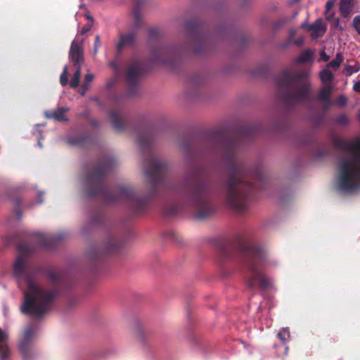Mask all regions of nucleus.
Instances as JSON below:
<instances>
[{
	"label": "nucleus",
	"instance_id": "35",
	"mask_svg": "<svg viewBox=\"0 0 360 360\" xmlns=\"http://www.w3.org/2000/svg\"><path fill=\"white\" fill-rule=\"evenodd\" d=\"M49 278L54 285H57L60 280L59 275L55 272H50L49 274Z\"/></svg>",
	"mask_w": 360,
	"mask_h": 360
},
{
	"label": "nucleus",
	"instance_id": "6",
	"mask_svg": "<svg viewBox=\"0 0 360 360\" xmlns=\"http://www.w3.org/2000/svg\"><path fill=\"white\" fill-rule=\"evenodd\" d=\"M187 44L179 46H162L152 51V60L155 63L174 68L181 56L193 51L200 54L207 49L210 41V35L205 32V25L197 20H188L184 23Z\"/></svg>",
	"mask_w": 360,
	"mask_h": 360
},
{
	"label": "nucleus",
	"instance_id": "42",
	"mask_svg": "<svg viewBox=\"0 0 360 360\" xmlns=\"http://www.w3.org/2000/svg\"><path fill=\"white\" fill-rule=\"evenodd\" d=\"M353 90L357 93H360V81L354 83L353 85Z\"/></svg>",
	"mask_w": 360,
	"mask_h": 360
},
{
	"label": "nucleus",
	"instance_id": "1",
	"mask_svg": "<svg viewBox=\"0 0 360 360\" xmlns=\"http://www.w3.org/2000/svg\"><path fill=\"white\" fill-rule=\"evenodd\" d=\"M258 133L252 124H243L234 131L219 129L210 132L205 139L203 146L198 150L188 136L180 138L179 147L187 155L211 153L221 157L225 166V178L222 181V193L226 204L237 212L245 210L257 191L266 185V178L260 166L249 169L237 157L241 139H248Z\"/></svg>",
	"mask_w": 360,
	"mask_h": 360
},
{
	"label": "nucleus",
	"instance_id": "16",
	"mask_svg": "<svg viewBox=\"0 0 360 360\" xmlns=\"http://www.w3.org/2000/svg\"><path fill=\"white\" fill-rule=\"evenodd\" d=\"M69 111V108L66 107H59L53 110H48L45 112L46 117L53 119L56 121L63 122L68 121L66 113Z\"/></svg>",
	"mask_w": 360,
	"mask_h": 360
},
{
	"label": "nucleus",
	"instance_id": "36",
	"mask_svg": "<svg viewBox=\"0 0 360 360\" xmlns=\"http://www.w3.org/2000/svg\"><path fill=\"white\" fill-rule=\"evenodd\" d=\"M347 102V97L345 96L344 95H340L337 98V99L335 101V104L339 106H344L345 105H346Z\"/></svg>",
	"mask_w": 360,
	"mask_h": 360
},
{
	"label": "nucleus",
	"instance_id": "18",
	"mask_svg": "<svg viewBox=\"0 0 360 360\" xmlns=\"http://www.w3.org/2000/svg\"><path fill=\"white\" fill-rule=\"evenodd\" d=\"M354 7V0H340V12L343 18L349 17Z\"/></svg>",
	"mask_w": 360,
	"mask_h": 360
},
{
	"label": "nucleus",
	"instance_id": "2",
	"mask_svg": "<svg viewBox=\"0 0 360 360\" xmlns=\"http://www.w3.org/2000/svg\"><path fill=\"white\" fill-rule=\"evenodd\" d=\"M155 132L146 129L139 133L136 143L144 156L145 174L150 183V189L144 196H140L129 186H117L112 193L105 185V177L116 165L115 158L103 156L94 169L85 176L86 195L89 197L100 196L108 203H124L135 213H141L150 200L156 196L159 187L164 184L167 171L166 162L160 160L152 149Z\"/></svg>",
	"mask_w": 360,
	"mask_h": 360
},
{
	"label": "nucleus",
	"instance_id": "31",
	"mask_svg": "<svg viewBox=\"0 0 360 360\" xmlns=\"http://www.w3.org/2000/svg\"><path fill=\"white\" fill-rule=\"evenodd\" d=\"M68 68L65 66L63 69V72L61 73L60 76V84L64 86L68 84Z\"/></svg>",
	"mask_w": 360,
	"mask_h": 360
},
{
	"label": "nucleus",
	"instance_id": "9",
	"mask_svg": "<svg viewBox=\"0 0 360 360\" xmlns=\"http://www.w3.org/2000/svg\"><path fill=\"white\" fill-rule=\"evenodd\" d=\"M148 0H136L133 8V15L134 18L133 30L128 31L124 34H120V40L116 45L117 55L120 54L126 47L133 46L136 41L138 30L141 26V10L143 8Z\"/></svg>",
	"mask_w": 360,
	"mask_h": 360
},
{
	"label": "nucleus",
	"instance_id": "19",
	"mask_svg": "<svg viewBox=\"0 0 360 360\" xmlns=\"http://www.w3.org/2000/svg\"><path fill=\"white\" fill-rule=\"evenodd\" d=\"M332 94V86H326L321 89L318 93V99L324 103L327 106L330 104V98Z\"/></svg>",
	"mask_w": 360,
	"mask_h": 360
},
{
	"label": "nucleus",
	"instance_id": "41",
	"mask_svg": "<svg viewBox=\"0 0 360 360\" xmlns=\"http://www.w3.org/2000/svg\"><path fill=\"white\" fill-rule=\"evenodd\" d=\"M330 59V56L326 53L324 51L320 53V60L324 62H327Z\"/></svg>",
	"mask_w": 360,
	"mask_h": 360
},
{
	"label": "nucleus",
	"instance_id": "17",
	"mask_svg": "<svg viewBox=\"0 0 360 360\" xmlns=\"http://www.w3.org/2000/svg\"><path fill=\"white\" fill-rule=\"evenodd\" d=\"M307 30L311 32L313 38H317L324 34L326 31V26L321 18H318L314 23L307 25Z\"/></svg>",
	"mask_w": 360,
	"mask_h": 360
},
{
	"label": "nucleus",
	"instance_id": "14",
	"mask_svg": "<svg viewBox=\"0 0 360 360\" xmlns=\"http://www.w3.org/2000/svg\"><path fill=\"white\" fill-rule=\"evenodd\" d=\"M65 236L63 233L56 235L36 234L35 238L38 245L44 248H51L56 243L63 240Z\"/></svg>",
	"mask_w": 360,
	"mask_h": 360
},
{
	"label": "nucleus",
	"instance_id": "28",
	"mask_svg": "<svg viewBox=\"0 0 360 360\" xmlns=\"http://www.w3.org/2000/svg\"><path fill=\"white\" fill-rule=\"evenodd\" d=\"M11 350L6 344H0V360H5L10 356Z\"/></svg>",
	"mask_w": 360,
	"mask_h": 360
},
{
	"label": "nucleus",
	"instance_id": "12",
	"mask_svg": "<svg viewBox=\"0 0 360 360\" xmlns=\"http://www.w3.org/2000/svg\"><path fill=\"white\" fill-rule=\"evenodd\" d=\"M122 247V242L115 236H108L103 243V246L99 249H93L91 252L92 258L96 259L103 255L118 251Z\"/></svg>",
	"mask_w": 360,
	"mask_h": 360
},
{
	"label": "nucleus",
	"instance_id": "32",
	"mask_svg": "<svg viewBox=\"0 0 360 360\" xmlns=\"http://www.w3.org/2000/svg\"><path fill=\"white\" fill-rule=\"evenodd\" d=\"M335 121L337 124L342 125V126H345L348 124L349 119L346 115L342 114V115L338 116L335 118Z\"/></svg>",
	"mask_w": 360,
	"mask_h": 360
},
{
	"label": "nucleus",
	"instance_id": "49",
	"mask_svg": "<svg viewBox=\"0 0 360 360\" xmlns=\"http://www.w3.org/2000/svg\"><path fill=\"white\" fill-rule=\"evenodd\" d=\"M307 25H308L307 22H304V23H302V26H301V27H302V28H305V29H307Z\"/></svg>",
	"mask_w": 360,
	"mask_h": 360
},
{
	"label": "nucleus",
	"instance_id": "27",
	"mask_svg": "<svg viewBox=\"0 0 360 360\" xmlns=\"http://www.w3.org/2000/svg\"><path fill=\"white\" fill-rule=\"evenodd\" d=\"M359 70H360V65H359V64H356L354 65H345L342 72L347 76H350L353 73L359 72Z\"/></svg>",
	"mask_w": 360,
	"mask_h": 360
},
{
	"label": "nucleus",
	"instance_id": "20",
	"mask_svg": "<svg viewBox=\"0 0 360 360\" xmlns=\"http://www.w3.org/2000/svg\"><path fill=\"white\" fill-rule=\"evenodd\" d=\"M314 53L310 49L302 51L300 56L295 58L294 63L295 64H301L310 62L313 60Z\"/></svg>",
	"mask_w": 360,
	"mask_h": 360
},
{
	"label": "nucleus",
	"instance_id": "26",
	"mask_svg": "<svg viewBox=\"0 0 360 360\" xmlns=\"http://www.w3.org/2000/svg\"><path fill=\"white\" fill-rule=\"evenodd\" d=\"M277 337L283 344H285L290 339V331L288 328H283L278 333Z\"/></svg>",
	"mask_w": 360,
	"mask_h": 360
},
{
	"label": "nucleus",
	"instance_id": "15",
	"mask_svg": "<svg viewBox=\"0 0 360 360\" xmlns=\"http://www.w3.org/2000/svg\"><path fill=\"white\" fill-rule=\"evenodd\" d=\"M69 56L75 68L82 67L84 63V53L81 43L76 40L72 42Z\"/></svg>",
	"mask_w": 360,
	"mask_h": 360
},
{
	"label": "nucleus",
	"instance_id": "38",
	"mask_svg": "<svg viewBox=\"0 0 360 360\" xmlns=\"http://www.w3.org/2000/svg\"><path fill=\"white\" fill-rule=\"evenodd\" d=\"M101 38L99 35H96L95 37L94 46V54H97L98 48L101 46Z\"/></svg>",
	"mask_w": 360,
	"mask_h": 360
},
{
	"label": "nucleus",
	"instance_id": "48",
	"mask_svg": "<svg viewBox=\"0 0 360 360\" xmlns=\"http://www.w3.org/2000/svg\"><path fill=\"white\" fill-rule=\"evenodd\" d=\"M15 214H16V215H17V217H18V219H20V218H21V217H22V214H21V212H20V210H17V211L15 212Z\"/></svg>",
	"mask_w": 360,
	"mask_h": 360
},
{
	"label": "nucleus",
	"instance_id": "54",
	"mask_svg": "<svg viewBox=\"0 0 360 360\" xmlns=\"http://www.w3.org/2000/svg\"><path fill=\"white\" fill-rule=\"evenodd\" d=\"M39 202L41 203L42 202V200H41V196L39 195Z\"/></svg>",
	"mask_w": 360,
	"mask_h": 360
},
{
	"label": "nucleus",
	"instance_id": "3",
	"mask_svg": "<svg viewBox=\"0 0 360 360\" xmlns=\"http://www.w3.org/2000/svg\"><path fill=\"white\" fill-rule=\"evenodd\" d=\"M199 176L198 169H193L186 174L176 188L179 202H168L163 208L166 217H173L188 207L194 208L195 217L200 220L215 213L217 207L213 201V184L210 180L200 179Z\"/></svg>",
	"mask_w": 360,
	"mask_h": 360
},
{
	"label": "nucleus",
	"instance_id": "34",
	"mask_svg": "<svg viewBox=\"0 0 360 360\" xmlns=\"http://www.w3.org/2000/svg\"><path fill=\"white\" fill-rule=\"evenodd\" d=\"M352 25L355 30L360 35V15L354 18Z\"/></svg>",
	"mask_w": 360,
	"mask_h": 360
},
{
	"label": "nucleus",
	"instance_id": "22",
	"mask_svg": "<svg viewBox=\"0 0 360 360\" xmlns=\"http://www.w3.org/2000/svg\"><path fill=\"white\" fill-rule=\"evenodd\" d=\"M105 220V214L102 211H98L91 216V224L92 226H100L104 224Z\"/></svg>",
	"mask_w": 360,
	"mask_h": 360
},
{
	"label": "nucleus",
	"instance_id": "11",
	"mask_svg": "<svg viewBox=\"0 0 360 360\" xmlns=\"http://www.w3.org/2000/svg\"><path fill=\"white\" fill-rule=\"evenodd\" d=\"M34 335L33 326H27L23 334V338L19 343V352L22 360H34L36 352L32 347V340Z\"/></svg>",
	"mask_w": 360,
	"mask_h": 360
},
{
	"label": "nucleus",
	"instance_id": "25",
	"mask_svg": "<svg viewBox=\"0 0 360 360\" xmlns=\"http://www.w3.org/2000/svg\"><path fill=\"white\" fill-rule=\"evenodd\" d=\"M320 79L323 83L330 82L334 79L333 74L328 70L324 69L320 72Z\"/></svg>",
	"mask_w": 360,
	"mask_h": 360
},
{
	"label": "nucleus",
	"instance_id": "13",
	"mask_svg": "<svg viewBox=\"0 0 360 360\" xmlns=\"http://www.w3.org/2000/svg\"><path fill=\"white\" fill-rule=\"evenodd\" d=\"M109 118L115 131H122L125 129L127 124V117L122 111L120 105L110 110Z\"/></svg>",
	"mask_w": 360,
	"mask_h": 360
},
{
	"label": "nucleus",
	"instance_id": "53",
	"mask_svg": "<svg viewBox=\"0 0 360 360\" xmlns=\"http://www.w3.org/2000/svg\"><path fill=\"white\" fill-rule=\"evenodd\" d=\"M358 119L360 121V110L359 111V113H358Z\"/></svg>",
	"mask_w": 360,
	"mask_h": 360
},
{
	"label": "nucleus",
	"instance_id": "47",
	"mask_svg": "<svg viewBox=\"0 0 360 360\" xmlns=\"http://www.w3.org/2000/svg\"><path fill=\"white\" fill-rule=\"evenodd\" d=\"M91 125H92L93 127H98V125H99L98 122V121H96V120H93L91 122Z\"/></svg>",
	"mask_w": 360,
	"mask_h": 360
},
{
	"label": "nucleus",
	"instance_id": "7",
	"mask_svg": "<svg viewBox=\"0 0 360 360\" xmlns=\"http://www.w3.org/2000/svg\"><path fill=\"white\" fill-rule=\"evenodd\" d=\"M332 143L344 152L337 162L340 190L351 193L360 188V138L348 141L334 136Z\"/></svg>",
	"mask_w": 360,
	"mask_h": 360
},
{
	"label": "nucleus",
	"instance_id": "21",
	"mask_svg": "<svg viewBox=\"0 0 360 360\" xmlns=\"http://www.w3.org/2000/svg\"><path fill=\"white\" fill-rule=\"evenodd\" d=\"M91 139L89 136L82 135L79 136L71 137L68 140L70 145L83 146Z\"/></svg>",
	"mask_w": 360,
	"mask_h": 360
},
{
	"label": "nucleus",
	"instance_id": "37",
	"mask_svg": "<svg viewBox=\"0 0 360 360\" xmlns=\"http://www.w3.org/2000/svg\"><path fill=\"white\" fill-rule=\"evenodd\" d=\"M94 75L93 74L89 73L85 75L84 85L85 86H89V84L94 80Z\"/></svg>",
	"mask_w": 360,
	"mask_h": 360
},
{
	"label": "nucleus",
	"instance_id": "43",
	"mask_svg": "<svg viewBox=\"0 0 360 360\" xmlns=\"http://www.w3.org/2000/svg\"><path fill=\"white\" fill-rule=\"evenodd\" d=\"M334 5V1L333 0H328L326 4V11H328Z\"/></svg>",
	"mask_w": 360,
	"mask_h": 360
},
{
	"label": "nucleus",
	"instance_id": "39",
	"mask_svg": "<svg viewBox=\"0 0 360 360\" xmlns=\"http://www.w3.org/2000/svg\"><path fill=\"white\" fill-rule=\"evenodd\" d=\"M109 65L115 72H116L117 73L119 72L120 69H119V66H118L117 62L116 60L110 61L109 63Z\"/></svg>",
	"mask_w": 360,
	"mask_h": 360
},
{
	"label": "nucleus",
	"instance_id": "29",
	"mask_svg": "<svg viewBox=\"0 0 360 360\" xmlns=\"http://www.w3.org/2000/svg\"><path fill=\"white\" fill-rule=\"evenodd\" d=\"M202 79L199 76H195L191 78L188 82V86L191 88L198 89L202 84Z\"/></svg>",
	"mask_w": 360,
	"mask_h": 360
},
{
	"label": "nucleus",
	"instance_id": "40",
	"mask_svg": "<svg viewBox=\"0 0 360 360\" xmlns=\"http://www.w3.org/2000/svg\"><path fill=\"white\" fill-rule=\"evenodd\" d=\"M8 337L6 333H5L3 330L0 328V342L4 343L7 341Z\"/></svg>",
	"mask_w": 360,
	"mask_h": 360
},
{
	"label": "nucleus",
	"instance_id": "10",
	"mask_svg": "<svg viewBox=\"0 0 360 360\" xmlns=\"http://www.w3.org/2000/svg\"><path fill=\"white\" fill-rule=\"evenodd\" d=\"M146 71L147 66L143 61L136 58L129 62L125 77L129 96L137 95L140 79Z\"/></svg>",
	"mask_w": 360,
	"mask_h": 360
},
{
	"label": "nucleus",
	"instance_id": "30",
	"mask_svg": "<svg viewBox=\"0 0 360 360\" xmlns=\"http://www.w3.org/2000/svg\"><path fill=\"white\" fill-rule=\"evenodd\" d=\"M86 18L87 19H89V22L82 27L80 31L81 34H85L86 33L89 32L93 26L94 19L89 15H86Z\"/></svg>",
	"mask_w": 360,
	"mask_h": 360
},
{
	"label": "nucleus",
	"instance_id": "45",
	"mask_svg": "<svg viewBox=\"0 0 360 360\" xmlns=\"http://www.w3.org/2000/svg\"><path fill=\"white\" fill-rule=\"evenodd\" d=\"M89 86L86 87L85 85L83 84L82 89L80 91V94L84 96L86 93V91L89 90Z\"/></svg>",
	"mask_w": 360,
	"mask_h": 360
},
{
	"label": "nucleus",
	"instance_id": "33",
	"mask_svg": "<svg viewBox=\"0 0 360 360\" xmlns=\"http://www.w3.org/2000/svg\"><path fill=\"white\" fill-rule=\"evenodd\" d=\"M18 250L25 255H29L32 253L31 248L26 244L20 245L18 246Z\"/></svg>",
	"mask_w": 360,
	"mask_h": 360
},
{
	"label": "nucleus",
	"instance_id": "50",
	"mask_svg": "<svg viewBox=\"0 0 360 360\" xmlns=\"http://www.w3.org/2000/svg\"><path fill=\"white\" fill-rule=\"evenodd\" d=\"M339 22H340V20H339V18H336V19L335 20V25H336L337 27L339 25Z\"/></svg>",
	"mask_w": 360,
	"mask_h": 360
},
{
	"label": "nucleus",
	"instance_id": "5",
	"mask_svg": "<svg viewBox=\"0 0 360 360\" xmlns=\"http://www.w3.org/2000/svg\"><path fill=\"white\" fill-rule=\"evenodd\" d=\"M13 273L18 280L25 279L27 284L25 300L20 308L22 313L37 319L42 318L51 308L58 294V290L44 288L35 283L34 275L26 267L25 255L17 257L13 264Z\"/></svg>",
	"mask_w": 360,
	"mask_h": 360
},
{
	"label": "nucleus",
	"instance_id": "8",
	"mask_svg": "<svg viewBox=\"0 0 360 360\" xmlns=\"http://www.w3.org/2000/svg\"><path fill=\"white\" fill-rule=\"evenodd\" d=\"M276 82L279 89V98L285 107H292L308 100L311 84L307 72L292 74L290 70H285L276 76Z\"/></svg>",
	"mask_w": 360,
	"mask_h": 360
},
{
	"label": "nucleus",
	"instance_id": "55",
	"mask_svg": "<svg viewBox=\"0 0 360 360\" xmlns=\"http://www.w3.org/2000/svg\"><path fill=\"white\" fill-rule=\"evenodd\" d=\"M111 85H112V84H110V83H108V86H110Z\"/></svg>",
	"mask_w": 360,
	"mask_h": 360
},
{
	"label": "nucleus",
	"instance_id": "4",
	"mask_svg": "<svg viewBox=\"0 0 360 360\" xmlns=\"http://www.w3.org/2000/svg\"><path fill=\"white\" fill-rule=\"evenodd\" d=\"M217 248L223 259H231L238 254L246 270L247 285L253 290L257 285L261 289H269L271 286L269 279L264 274L262 266L266 260V251L245 236H238L233 244L220 240Z\"/></svg>",
	"mask_w": 360,
	"mask_h": 360
},
{
	"label": "nucleus",
	"instance_id": "46",
	"mask_svg": "<svg viewBox=\"0 0 360 360\" xmlns=\"http://www.w3.org/2000/svg\"><path fill=\"white\" fill-rule=\"evenodd\" d=\"M158 33V31L156 29L152 28L149 30V34L150 37H153V36L156 35Z\"/></svg>",
	"mask_w": 360,
	"mask_h": 360
},
{
	"label": "nucleus",
	"instance_id": "51",
	"mask_svg": "<svg viewBox=\"0 0 360 360\" xmlns=\"http://www.w3.org/2000/svg\"><path fill=\"white\" fill-rule=\"evenodd\" d=\"M16 204L18 205H20L21 204V200H19V199L16 200Z\"/></svg>",
	"mask_w": 360,
	"mask_h": 360
},
{
	"label": "nucleus",
	"instance_id": "52",
	"mask_svg": "<svg viewBox=\"0 0 360 360\" xmlns=\"http://www.w3.org/2000/svg\"><path fill=\"white\" fill-rule=\"evenodd\" d=\"M301 43H302V41H297V42H296V44H297V45H300V44H301Z\"/></svg>",
	"mask_w": 360,
	"mask_h": 360
},
{
	"label": "nucleus",
	"instance_id": "44",
	"mask_svg": "<svg viewBox=\"0 0 360 360\" xmlns=\"http://www.w3.org/2000/svg\"><path fill=\"white\" fill-rule=\"evenodd\" d=\"M124 96L122 95L117 96L115 97L114 104L117 105L120 103V101H121Z\"/></svg>",
	"mask_w": 360,
	"mask_h": 360
},
{
	"label": "nucleus",
	"instance_id": "23",
	"mask_svg": "<svg viewBox=\"0 0 360 360\" xmlns=\"http://www.w3.org/2000/svg\"><path fill=\"white\" fill-rule=\"evenodd\" d=\"M81 67L76 68V70L71 78L70 86L71 88H76L79 86L81 77Z\"/></svg>",
	"mask_w": 360,
	"mask_h": 360
},
{
	"label": "nucleus",
	"instance_id": "24",
	"mask_svg": "<svg viewBox=\"0 0 360 360\" xmlns=\"http://www.w3.org/2000/svg\"><path fill=\"white\" fill-rule=\"evenodd\" d=\"M343 56L342 53H338L335 55V58L332 60L328 64V67L333 69L338 68L343 61Z\"/></svg>",
	"mask_w": 360,
	"mask_h": 360
}]
</instances>
